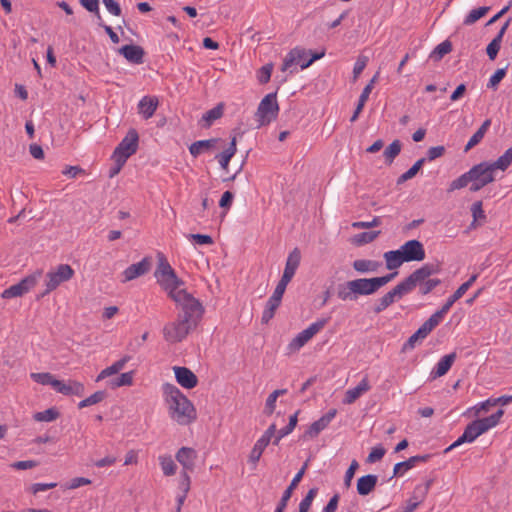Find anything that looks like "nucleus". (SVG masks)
<instances>
[{"label": "nucleus", "mask_w": 512, "mask_h": 512, "mask_svg": "<svg viewBox=\"0 0 512 512\" xmlns=\"http://www.w3.org/2000/svg\"><path fill=\"white\" fill-rule=\"evenodd\" d=\"M398 273L393 272L381 277L357 278L338 286L337 297L342 301H356L359 296L376 293L389 283Z\"/></svg>", "instance_id": "nucleus-1"}, {"label": "nucleus", "mask_w": 512, "mask_h": 512, "mask_svg": "<svg viewBox=\"0 0 512 512\" xmlns=\"http://www.w3.org/2000/svg\"><path fill=\"white\" fill-rule=\"evenodd\" d=\"M163 394L169 407L170 416L180 425H188L196 417V409L192 402L173 384L163 385Z\"/></svg>", "instance_id": "nucleus-2"}, {"label": "nucleus", "mask_w": 512, "mask_h": 512, "mask_svg": "<svg viewBox=\"0 0 512 512\" xmlns=\"http://www.w3.org/2000/svg\"><path fill=\"white\" fill-rule=\"evenodd\" d=\"M154 276L157 279L158 284L167 292L170 298L172 294H177L179 290L183 289L181 286L184 282L176 275L174 269L162 254L158 255V265L154 272Z\"/></svg>", "instance_id": "nucleus-3"}, {"label": "nucleus", "mask_w": 512, "mask_h": 512, "mask_svg": "<svg viewBox=\"0 0 512 512\" xmlns=\"http://www.w3.org/2000/svg\"><path fill=\"white\" fill-rule=\"evenodd\" d=\"M441 271L439 263H426L420 268L413 271L407 278H412L414 284L412 290L419 287V294L427 295L434 290L438 285L441 284V280L438 278H430L434 274H438Z\"/></svg>", "instance_id": "nucleus-4"}, {"label": "nucleus", "mask_w": 512, "mask_h": 512, "mask_svg": "<svg viewBox=\"0 0 512 512\" xmlns=\"http://www.w3.org/2000/svg\"><path fill=\"white\" fill-rule=\"evenodd\" d=\"M171 299L181 309L178 316L185 318L195 324L201 319L204 309L202 304L194 298L185 289L179 290L177 294H172Z\"/></svg>", "instance_id": "nucleus-5"}, {"label": "nucleus", "mask_w": 512, "mask_h": 512, "mask_svg": "<svg viewBox=\"0 0 512 512\" xmlns=\"http://www.w3.org/2000/svg\"><path fill=\"white\" fill-rule=\"evenodd\" d=\"M325 52H315L304 48L296 47L292 49L284 58L281 70L282 72H294L297 66L301 69L309 67L314 61L322 58Z\"/></svg>", "instance_id": "nucleus-6"}, {"label": "nucleus", "mask_w": 512, "mask_h": 512, "mask_svg": "<svg viewBox=\"0 0 512 512\" xmlns=\"http://www.w3.org/2000/svg\"><path fill=\"white\" fill-rule=\"evenodd\" d=\"M414 280L412 278H405L402 282L396 285L392 290L382 296L373 307V312L379 314L392 305L397 299L402 298L405 294L412 291Z\"/></svg>", "instance_id": "nucleus-7"}, {"label": "nucleus", "mask_w": 512, "mask_h": 512, "mask_svg": "<svg viewBox=\"0 0 512 512\" xmlns=\"http://www.w3.org/2000/svg\"><path fill=\"white\" fill-rule=\"evenodd\" d=\"M197 324L180 316L173 322L167 323L163 328V336L170 343L181 342Z\"/></svg>", "instance_id": "nucleus-8"}, {"label": "nucleus", "mask_w": 512, "mask_h": 512, "mask_svg": "<svg viewBox=\"0 0 512 512\" xmlns=\"http://www.w3.org/2000/svg\"><path fill=\"white\" fill-rule=\"evenodd\" d=\"M139 135L135 129H130L126 136L115 148L112 159L114 162L126 163L127 159L138 149Z\"/></svg>", "instance_id": "nucleus-9"}, {"label": "nucleus", "mask_w": 512, "mask_h": 512, "mask_svg": "<svg viewBox=\"0 0 512 512\" xmlns=\"http://www.w3.org/2000/svg\"><path fill=\"white\" fill-rule=\"evenodd\" d=\"M471 192H477L495 180L494 171L489 162H481L471 168Z\"/></svg>", "instance_id": "nucleus-10"}, {"label": "nucleus", "mask_w": 512, "mask_h": 512, "mask_svg": "<svg viewBox=\"0 0 512 512\" xmlns=\"http://www.w3.org/2000/svg\"><path fill=\"white\" fill-rule=\"evenodd\" d=\"M442 321L439 313L432 314L403 344L402 352L413 350L419 340L425 339L430 332Z\"/></svg>", "instance_id": "nucleus-11"}, {"label": "nucleus", "mask_w": 512, "mask_h": 512, "mask_svg": "<svg viewBox=\"0 0 512 512\" xmlns=\"http://www.w3.org/2000/svg\"><path fill=\"white\" fill-rule=\"evenodd\" d=\"M278 112L277 98H262L254 115L255 120L258 122V127L270 124L277 118Z\"/></svg>", "instance_id": "nucleus-12"}, {"label": "nucleus", "mask_w": 512, "mask_h": 512, "mask_svg": "<svg viewBox=\"0 0 512 512\" xmlns=\"http://www.w3.org/2000/svg\"><path fill=\"white\" fill-rule=\"evenodd\" d=\"M74 275V270L68 264H60L55 271H50L46 275V290L41 294V297L49 294L55 290L61 283L70 280Z\"/></svg>", "instance_id": "nucleus-13"}, {"label": "nucleus", "mask_w": 512, "mask_h": 512, "mask_svg": "<svg viewBox=\"0 0 512 512\" xmlns=\"http://www.w3.org/2000/svg\"><path fill=\"white\" fill-rule=\"evenodd\" d=\"M42 275V271L38 270L25 278H23L17 284L10 286L2 292V298L10 299L15 297H21L29 292L38 282Z\"/></svg>", "instance_id": "nucleus-14"}, {"label": "nucleus", "mask_w": 512, "mask_h": 512, "mask_svg": "<svg viewBox=\"0 0 512 512\" xmlns=\"http://www.w3.org/2000/svg\"><path fill=\"white\" fill-rule=\"evenodd\" d=\"M329 318L318 319L301 331L291 342V346L299 349L303 347L315 334L321 331L328 323Z\"/></svg>", "instance_id": "nucleus-15"}, {"label": "nucleus", "mask_w": 512, "mask_h": 512, "mask_svg": "<svg viewBox=\"0 0 512 512\" xmlns=\"http://www.w3.org/2000/svg\"><path fill=\"white\" fill-rule=\"evenodd\" d=\"M399 249L406 262L423 261L426 256L423 244L416 239L405 242Z\"/></svg>", "instance_id": "nucleus-16"}, {"label": "nucleus", "mask_w": 512, "mask_h": 512, "mask_svg": "<svg viewBox=\"0 0 512 512\" xmlns=\"http://www.w3.org/2000/svg\"><path fill=\"white\" fill-rule=\"evenodd\" d=\"M478 274L472 275L466 282L461 284L458 289L447 299L445 304L438 310L436 313L440 314V317L443 319L445 314L451 309L453 304L458 301L473 285V283L477 280Z\"/></svg>", "instance_id": "nucleus-17"}, {"label": "nucleus", "mask_w": 512, "mask_h": 512, "mask_svg": "<svg viewBox=\"0 0 512 512\" xmlns=\"http://www.w3.org/2000/svg\"><path fill=\"white\" fill-rule=\"evenodd\" d=\"M337 414L336 409H330L325 415L320 417L317 421L313 422L304 433V438L313 439L317 437L335 418Z\"/></svg>", "instance_id": "nucleus-18"}, {"label": "nucleus", "mask_w": 512, "mask_h": 512, "mask_svg": "<svg viewBox=\"0 0 512 512\" xmlns=\"http://www.w3.org/2000/svg\"><path fill=\"white\" fill-rule=\"evenodd\" d=\"M150 268L151 258L145 257L140 262L132 264L124 270V279L122 280V282H128L137 277L145 275L150 270Z\"/></svg>", "instance_id": "nucleus-19"}, {"label": "nucleus", "mask_w": 512, "mask_h": 512, "mask_svg": "<svg viewBox=\"0 0 512 512\" xmlns=\"http://www.w3.org/2000/svg\"><path fill=\"white\" fill-rule=\"evenodd\" d=\"M480 435H482V431H480L479 427L477 426V423L474 420L466 426L463 434L455 442H453L448 448L445 449V453L462 445L463 443L473 442Z\"/></svg>", "instance_id": "nucleus-20"}, {"label": "nucleus", "mask_w": 512, "mask_h": 512, "mask_svg": "<svg viewBox=\"0 0 512 512\" xmlns=\"http://www.w3.org/2000/svg\"><path fill=\"white\" fill-rule=\"evenodd\" d=\"M176 460L182 465L183 470L186 472H193L195 469V461L197 459V452L190 447H181L176 453Z\"/></svg>", "instance_id": "nucleus-21"}, {"label": "nucleus", "mask_w": 512, "mask_h": 512, "mask_svg": "<svg viewBox=\"0 0 512 512\" xmlns=\"http://www.w3.org/2000/svg\"><path fill=\"white\" fill-rule=\"evenodd\" d=\"M174 373L177 382L186 389H192L198 383L197 376L189 368L176 366Z\"/></svg>", "instance_id": "nucleus-22"}, {"label": "nucleus", "mask_w": 512, "mask_h": 512, "mask_svg": "<svg viewBox=\"0 0 512 512\" xmlns=\"http://www.w3.org/2000/svg\"><path fill=\"white\" fill-rule=\"evenodd\" d=\"M56 391L58 393H61L63 395L69 396V395H76V396H82L85 392V387L82 383L74 380H69L67 383L63 381L56 382Z\"/></svg>", "instance_id": "nucleus-23"}, {"label": "nucleus", "mask_w": 512, "mask_h": 512, "mask_svg": "<svg viewBox=\"0 0 512 512\" xmlns=\"http://www.w3.org/2000/svg\"><path fill=\"white\" fill-rule=\"evenodd\" d=\"M370 390V385L367 377H364L356 387L348 389L345 392L343 399L344 404L354 403L361 395Z\"/></svg>", "instance_id": "nucleus-24"}, {"label": "nucleus", "mask_w": 512, "mask_h": 512, "mask_svg": "<svg viewBox=\"0 0 512 512\" xmlns=\"http://www.w3.org/2000/svg\"><path fill=\"white\" fill-rule=\"evenodd\" d=\"M430 459L429 454L412 456L406 461L395 464L393 476L401 475L404 471L414 468L420 462H427Z\"/></svg>", "instance_id": "nucleus-25"}, {"label": "nucleus", "mask_w": 512, "mask_h": 512, "mask_svg": "<svg viewBox=\"0 0 512 512\" xmlns=\"http://www.w3.org/2000/svg\"><path fill=\"white\" fill-rule=\"evenodd\" d=\"M119 53L131 63L141 64L143 62L144 50L138 45H125L119 49Z\"/></svg>", "instance_id": "nucleus-26"}, {"label": "nucleus", "mask_w": 512, "mask_h": 512, "mask_svg": "<svg viewBox=\"0 0 512 512\" xmlns=\"http://www.w3.org/2000/svg\"><path fill=\"white\" fill-rule=\"evenodd\" d=\"M456 359V353L452 352L443 356L431 372L433 379L444 376L452 367Z\"/></svg>", "instance_id": "nucleus-27"}, {"label": "nucleus", "mask_w": 512, "mask_h": 512, "mask_svg": "<svg viewBox=\"0 0 512 512\" xmlns=\"http://www.w3.org/2000/svg\"><path fill=\"white\" fill-rule=\"evenodd\" d=\"M378 477L373 474H368L360 477L357 480V492L361 496L369 495L376 487Z\"/></svg>", "instance_id": "nucleus-28"}, {"label": "nucleus", "mask_w": 512, "mask_h": 512, "mask_svg": "<svg viewBox=\"0 0 512 512\" xmlns=\"http://www.w3.org/2000/svg\"><path fill=\"white\" fill-rule=\"evenodd\" d=\"M301 481V475H295L292 479L290 485L286 488V490L283 492L282 497L280 501L278 502L276 509L274 512H284L285 508L287 507L288 501L290 500L293 491L297 488L298 484Z\"/></svg>", "instance_id": "nucleus-29"}, {"label": "nucleus", "mask_w": 512, "mask_h": 512, "mask_svg": "<svg viewBox=\"0 0 512 512\" xmlns=\"http://www.w3.org/2000/svg\"><path fill=\"white\" fill-rule=\"evenodd\" d=\"M224 111V103L217 104L214 108L203 114L200 123L202 127L209 128L214 121L222 117Z\"/></svg>", "instance_id": "nucleus-30"}, {"label": "nucleus", "mask_w": 512, "mask_h": 512, "mask_svg": "<svg viewBox=\"0 0 512 512\" xmlns=\"http://www.w3.org/2000/svg\"><path fill=\"white\" fill-rule=\"evenodd\" d=\"M503 414L504 411L502 409H499L494 414L485 418L477 419L475 420V422L477 423V426L479 427L480 431H482L483 434L487 432L489 429L495 427L499 423Z\"/></svg>", "instance_id": "nucleus-31"}, {"label": "nucleus", "mask_w": 512, "mask_h": 512, "mask_svg": "<svg viewBox=\"0 0 512 512\" xmlns=\"http://www.w3.org/2000/svg\"><path fill=\"white\" fill-rule=\"evenodd\" d=\"M158 105V98H141L138 103V110L145 119H149L153 116Z\"/></svg>", "instance_id": "nucleus-32"}, {"label": "nucleus", "mask_w": 512, "mask_h": 512, "mask_svg": "<svg viewBox=\"0 0 512 512\" xmlns=\"http://www.w3.org/2000/svg\"><path fill=\"white\" fill-rule=\"evenodd\" d=\"M384 259L386 262V268L389 270L397 269L406 262L400 252V249L385 252Z\"/></svg>", "instance_id": "nucleus-33"}, {"label": "nucleus", "mask_w": 512, "mask_h": 512, "mask_svg": "<svg viewBox=\"0 0 512 512\" xmlns=\"http://www.w3.org/2000/svg\"><path fill=\"white\" fill-rule=\"evenodd\" d=\"M129 360H130V356H125V357L121 358L120 360L114 362L111 366L103 369L100 372V374L96 378V381L99 382V381L105 379L106 377H109L113 374L118 373L125 367L126 363Z\"/></svg>", "instance_id": "nucleus-34"}, {"label": "nucleus", "mask_w": 512, "mask_h": 512, "mask_svg": "<svg viewBox=\"0 0 512 512\" xmlns=\"http://www.w3.org/2000/svg\"><path fill=\"white\" fill-rule=\"evenodd\" d=\"M490 125H491L490 119H486L482 123V125L479 127V129L471 136L468 143L466 144V146L464 148L465 152L469 151L470 149H472L474 146H476L477 144H479L481 142L485 133L489 129Z\"/></svg>", "instance_id": "nucleus-35"}, {"label": "nucleus", "mask_w": 512, "mask_h": 512, "mask_svg": "<svg viewBox=\"0 0 512 512\" xmlns=\"http://www.w3.org/2000/svg\"><path fill=\"white\" fill-rule=\"evenodd\" d=\"M217 141L218 139L216 138L196 141L190 145L189 152L191 153L192 156L197 157L204 151L214 147Z\"/></svg>", "instance_id": "nucleus-36"}, {"label": "nucleus", "mask_w": 512, "mask_h": 512, "mask_svg": "<svg viewBox=\"0 0 512 512\" xmlns=\"http://www.w3.org/2000/svg\"><path fill=\"white\" fill-rule=\"evenodd\" d=\"M381 264L374 260L358 259L352 264L355 271L359 273L375 272Z\"/></svg>", "instance_id": "nucleus-37"}, {"label": "nucleus", "mask_w": 512, "mask_h": 512, "mask_svg": "<svg viewBox=\"0 0 512 512\" xmlns=\"http://www.w3.org/2000/svg\"><path fill=\"white\" fill-rule=\"evenodd\" d=\"M236 151H237L236 137H233L230 142L229 147L227 149H225L222 153H220L216 156L220 166L223 169H227L229 162H230L231 158L235 155Z\"/></svg>", "instance_id": "nucleus-38"}, {"label": "nucleus", "mask_w": 512, "mask_h": 512, "mask_svg": "<svg viewBox=\"0 0 512 512\" xmlns=\"http://www.w3.org/2000/svg\"><path fill=\"white\" fill-rule=\"evenodd\" d=\"M512 163V146L507 149L496 161L489 163L495 172L497 169L505 171Z\"/></svg>", "instance_id": "nucleus-39"}, {"label": "nucleus", "mask_w": 512, "mask_h": 512, "mask_svg": "<svg viewBox=\"0 0 512 512\" xmlns=\"http://www.w3.org/2000/svg\"><path fill=\"white\" fill-rule=\"evenodd\" d=\"M402 148V143L400 140H394L383 152V156L385 158V163L387 165H391L395 158L400 154Z\"/></svg>", "instance_id": "nucleus-40"}, {"label": "nucleus", "mask_w": 512, "mask_h": 512, "mask_svg": "<svg viewBox=\"0 0 512 512\" xmlns=\"http://www.w3.org/2000/svg\"><path fill=\"white\" fill-rule=\"evenodd\" d=\"M426 162V158H420L417 160L411 168H409L405 173L400 175L397 179V185H401L405 183L406 181L414 178L416 174L419 172V170L422 168L424 163Z\"/></svg>", "instance_id": "nucleus-41"}, {"label": "nucleus", "mask_w": 512, "mask_h": 512, "mask_svg": "<svg viewBox=\"0 0 512 512\" xmlns=\"http://www.w3.org/2000/svg\"><path fill=\"white\" fill-rule=\"evenodd\" d=\"M268 444H269V442L266 441V439H263L260 437L254 444V446L250 452L249 461L251 463H253L254 465H256L257 462L259 461V459L261 458L263 451L268 446Z\"/></svg>", "instance_id": "nucleus-42"}, {"label": "nucleus", "mask_w": 512, "mask_h": 512, "mask_svg": "<svg viewBox=\"0 0 512 512\" xmlns=\"http://www.w3.org/2000/svg\"><path fill=\"white\" fill-rule=\"evenodd\" d=\"M430 484H431V481H428L424 488H421V487L416 488L415 493L420 491L421 497L417 498L416 496H414L412 499H410L405 507L404 512H413L420 505V503L423 501V498L430 487Z\"/></svg>", "instance_id": "nucleus-43"}, {"label": "nucleus", "mask_w": 512, "mask_h": 512, "mask_svg": "<svg viewBox=\"0 0 512 512\" xmlns=\"http://www.w3.org/2000/svg\"><path fill=\"white\" fill-rule=\"evenodd\" d=\"M159 462L165 476H172L176 473L177 466L171 456L163 455L159 457Z\"/></svg>", "instance_id": "nucleus-44"}, {"label": "nucleus", "mask_w": 512, "mask_h": 512, "mask_svg": "<svg viewBox=\"0 0 512 512\" xmlns=\"http://www.w3.org/2000/svg\"><path fill=\"white\" fill-rule=\"evenodd\" d=\"M380 234V231L362 232L353 237V243L362 246L373 242Z\"/></svg>", "instance_id": "nucleus-45"}, {"label": "nucleus", "mask_w": 512, "mask_h": 512, "mask_svg": "<svg viewBox=\"0 0 512 512\" xmlns=\"http://www.w3.org/2000/svg\"><path fill=\"white\" fill-rule=\"evenodd\" d=\"M490 10V7L483 6L476 9H473L469 12V14L464 19V25H472L477 22L480 18L485 16L487 12Z\"/></svg>", "instance_id": "nucleus-46"}, {"label": "nucleus", "mask_w": 512, "mask_h": 512, "mask_svg": "<svg viewBox=\"0 0 512 512\" xmlns=\"http://www.w3.org/2000/svg\"><path fill=\"white\" fill-rule=\"evenodd\" d=\"M30 377L37 383L42 385H50L56 389V382L59 380L55 379L54 376L48 372L45 373H31Z\"/></svg>", "instance_id": "nucleus-47"}, {"label": "nucleus", "mask_w": 512, "mask_h": 512, "mask_svg": "<svg viewBox=\"0 0 512 512\" xmlns=\"http://www.w3.org/2000/svg\"><path fill=\"white\" fill-rule=\"evenodd\" d=\"M59 412L56 408H49L34 414V419L38 422H51L59 417Z\"/></svg>", "instance_id": "nucleus-48"}, {"label": "nucleus", "mask_w": 512, "mask_h": 512, "mask_svg": "<svg viewBox=\"0 0 512 512\" xmlns=\"http://www.w3.org/2000/svg\"><path fill=\"white\" fill-rule=\"evenodd\" d=\"M471 176H472V173H471V169H470L466 173L462 174L461 176H459L458 178L453 180L450 183L448 191H454V190H458V189H462V188L466 187L472 181Z\"/></svg>", "instance_id": "nucleus-49"}, {"label": "nucleus", "mask_w": 512, "mask_h": 512, "mask_svg": "<svg viewBox=\"0 0 512 512\" xmlns=\"http://www.w3.org/2000/svg\"><path fill=\"white\" fill-rule=\"evenodd\" d=\"M133 376H134L133 371L122 373L120 376H118L110 381V386L112 388H117V387H121V386L132 385Z\"/></svg>", "instance_id": "nucleus-50"}, {"label": "nucleus", "mask_w": 512, "mask_h": 512, "mask_svg": "<svg viewBox=\"0 0 512 512\" xmlns=\"http://www.w3.org/2000/svg\"><path fill=\"white\" fill-rule=\"evenodd\" d=\"M287 392L286 389H277L273 391L267 398L265 403V410L264 412L267 415H271L275 410V403L277 401V398L281 395H284Z\"/></svg>", "instance_id": "nucleus-51"}, {"label": "nucleus", "mask_w": 512, "mask_h": 512, "mask_svg": "<svg viewBox=\"0 0 512 512\" xmlns=\"http://www.w3.org/2000/svg\"><path fill=\"white\" fill-rule=\"evenodd\" d=\"M105 397H106L105 391H96L91 396L80 401L78 403V408L82 409V408L97 404V403L103 401L105 399Z\"/></svg>", "instance_id": "nucleus-52"}, {"label": "nucleus", "mask_w": 512, "mask_h": 512, "mask_svg": "<svg viewBox=\"0 0 512 512\" xmlns=\"http://www.w3.org/2000/svg\"><path fill=\"white\" fill-rule=\"evenodd\" d=\"M452 51V44L449 40H445L439 45L436 46L434 51L431 54V57L435 58V60L442 59L446 54Z\"/></svg>", "instance_id": "nucleus-53"}, {"label": "nucleus", "mask_w": 512, "mask_h": 512, "mask_svg": "<svg viewBox=\"0 0 512 512\" xmlns=\"http://www.w3.org/2000/svg\"><path fill=\"white\" fill-rule=\"evenodd\" d=\"M301 261V252L299 248H294L288 255L285 267L297 270Z\"/></svg>", "instance_id": "nucleus-54"}, {"label": "nucleus", "mask_w": 512, "mask_h": 512, "mask_svg": "<svg viewBox=\"0 0 512 512\" xmlns=\"http://www.w3.org/2000/svg\"><path fill=\"white\" fill-rule=\"evenodd\" d=\"M317 493H318V488H316V487L311 488L307 492L306 496L301 500V502L299 504V510L308 512Z\"/></svg>", "instance_id": "nucleus-55"}, {"label": "nucleus", "mask_w": 512, "mask_h": 512, "mask_svg": "<svg viewBox=\"0 0 512 512\" xmlns=\"http://www.w3.org/2000/svg\"><path fill=\"white\" fill-rule=\"evenodd\" d=\"M471 212L473 216V222L471 223V227H476V222L478 220H485L486 215L482 208V201H476L471 206Z\"/></svg>", "instance_id": "nucleus-56"}, {"label": "nucleus", "mask_w": 512, "mask_h": 512, "mask_svg": "<svg viewBox=\"0 0 512 512\" xmlns=\"http://www.w3.org/2000/svg\"><path fill=\"white\" fill-rule=\"evenodd\" d=\"M79 2L87 11L95 13L98 21L102 20L99 12V0H79Z\"/></svg>", "instance_id": "nucleus-57"}, {"label": "nucleus", "mask_w": 512, "mask_h": 512, "mask_svg": "<svg viewBox=\"0 0 512 512\" xmlns=\"http://www.w3.org/2000/svg\"><path fill=\"white\" fill-rule=\"evenodd\" d=\"M382 220L380 217L375 216L371 221H357L352 223L355 229H370L381 225Z\"/></svg>", "instance_id": "nucleus-58"}, {"label": "nucleus", "mask_w": 512, "mask_h": 512, "mask_svg": "<svg viewBox=\"0 0 512 512\" xmlns=\"http://www.w3.org/2000/svg\"><path fill=\"white\" fill-rule=\"evenodd\" d=\"M298 414H299V411H297L293 415H291L289 418V423L284 428H281L279 430L280 437H285V436L289 435L294 430V428L296 427L297 422H298Z\"/></svg>", "instance_id": "nucleus-59"}, {"label": "nucleus", "mask_w": 512, "mask_h": 512, "mask_svg": "<svg viewBox=\"0 0 512 512\" xmlns=\"http://www.w3.org/2000/svg\"><path fill=\"white\" fill-rule=\"evenodd\" d=\"M385 453H386V450L384 447H382V446L374 447L367 457V462L375 463V462L381 460L384 457Z\"/></svg>", "instance_id": "nucleus-60"}, {"label": "nucleus", "mask_w": 512, "mask_h": 512, "mask_svg": "<svg viewBox=\"0 0 512 512\" xmlns=\"http://www.w3.org/2000/svg\"><path fill=\"white\" fill-rule=\"evenodd\" d=\"M272 70H273L272 64H266V65L262 66L257 73V78H258L259 82L260 83L268 82L270 80Z\"/></svg>", "instance_id": "nucleus-61"}, {"label": "nucleus", "mask_w": 512, "mask_h": 512, "mask_svg": "<svg viewBox=\"0 0 512 512\" xmlns=\"http://www.w3.org/2000/svg\"><path fill=\"white\" fill-rule=\"evenodd\" d=\"M501 43L499 38H494L487 46L486 52L490 60H494L500 50Z\"/></svg>", "instance_id": "nucleus-62"}, {"label": "nucleus", "mask_w": 512, "mask_h": 512, "mask_svg": "<svg viewBox=\"0 0 512 512\" xmlns=\"http://www.w3.org/2000/svg\"><path fill=\"white\" fill-rule=\"evenodd\" d=\"M367 62H368L367 56L361 55L357 58L356 63L353 68L354 79H356L362 73V71L365 69V67L367 65Z\"/></svg>", "instance_id": "nucleus-63"}, {"label": "nucleus", "mask_w": 512, "mask_h": 512, "mask_svg": "<svg viewBox=\"0 0 512 512\" xmlns=\"http://www.w3.org/2000/svg\"><path fill=\"white\" fill-rule=\"evenodd\" d=\"M190 484H191V479H190V476L188 475V472L181 471L180 481H179V489L182 491V493L188 494V492L190 490Z\"/></svg>", "instance_id": "nucleus-64"}]
</instances>
